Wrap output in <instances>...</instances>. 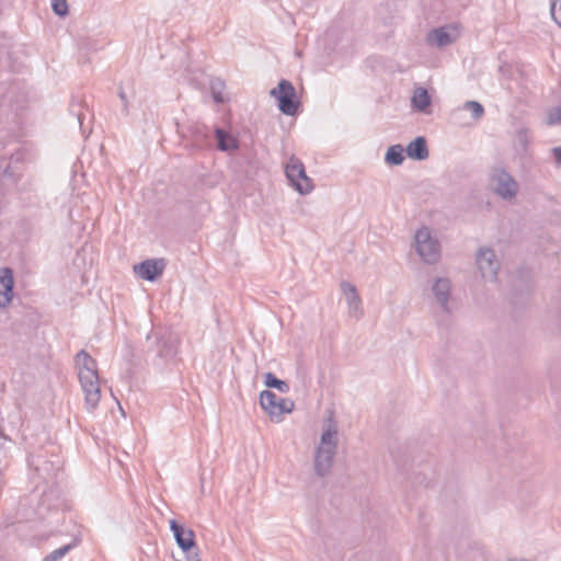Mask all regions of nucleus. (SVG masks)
Masks as SVG:
<instances>
[{
	"instance_id": "f257e3e1",
	"label": "nucleus",
	"mask_w": 561,
	"mask_h": 561,
	"mask_svg": "<svg viewBox=\"0 0 561 561\" xmlns=\"http://www.w3.org/2000/svg\"><path fill=\"white\" fill-rule=\"evenodd\" d=\"M170 529L173 533L175 542L182 550L184 561H201L194 531L180 524L176 519L170 520Z\"/></svg>"
},
{
	"instance_id": "f03ea898",
	"label": "nucleus",
	"mask_w": 561,
	"mask_h": 561,
	"mask_svg": "<svg viewBox=\"0 0 561 561\" xmlns=\"http://www.w3.org/2000/svg\"><path fill=\"white\" fill-rule=\"evenodd\" d=\"M285 174L290 186L300 195H307L312 192V180L307 175L300 159L291 156L285 165Z\"/></svg>"
},
{
	"instance_id": "7ed1b4c3",
	"label": "nucleus",
	"mask_w": 561,
	"mask_h": 561,
	"mask_svg": "<svg viewBox=\"0 0 561 561\" xmlns=\"http://www.w3.org/2000/svg\"><path fill=\"white\" fill-rule=\"evenodd\" d=\"M271 95L274 96L278 103V110L288 116H293L297 113L300 101L297 98L296 89L294 84L282 79L277 87L271 90Z\"/></svg>"
},
{
	"instance_id": "20e7f679",
	"label": "nucleus",
	"mask_w": 561,
	"mask_h": 561,
	"mask_svg": "<svg viewBox=\"0 0 561 561\" xmlns=\"http://www.w3.org/2000/svg\"><path fill=\"white\" fill-rule=\"evenodd\" d=\"M27 463L36 472L38 478L45 482L53 481L61 468V460L58 456L48 458L43 453L30 455Z\"/></svg>"
},
{
	"instance_id": "39448f33",
	"label": "nucleus",
	"mask_w": 561,
	"mask_h": 561,
	"mask_svg": "<svg viewBox=\"0 0 561 561\" xmlns=\"http://www.w3.org/2000/svg\"><path fill=\"white\" fill-rule=\"evenodd\" d=\"M415 249L417 254L428 264H435L440 257V245L433 239L428 228L424 227L415 233Z\"/></svg>"
},
{
	"instance_id": "423d86ee",
	"label": "nucleus",
	"mask_w": 561,
	"mask_h": 561,
	"mask_svg": "<svg viewBox=\"0 0 561 561\" xmlns=\"http://www.w3.org/2000/svg\"><path fill=\"white\" fill-rule=\"evenodd\" d=\"M491 184L495 194L503 199H511L516 196L518 184L514 178L503 168L495 169L491 174Z\"/></svg>"
},
{
	"instance_id": "0eeeda50",
	"label": "nucleus",
	"mask_w": 561,
	"mask_h": 561,
	"mask_svg": "<svg viewBox=\"0 0 561 561\" xmlns=\"http://www.w3.org/2000/svg\"><path fill=\"white\" fill-rule=\"evenodd\" d=\"M260 404L261 408L272 417L280 416L284 413H290L295 407L294 401L289 399H279L268 389L261 391Z\"/></svg>"
},
{
	"instance_id": "6e6552de",
	"label": "nucleus",
	"mask_w": 561,
	"mask_h": 561,
	"mask_svg": "<svg viewBox=\"0 0 561 561\" xmlns=\"http://www.w3.org/2000/svg\"><path fill=\"white\" fill-rule=\"evenodd\" d=\"M478 268L484 279L496 280L500 264L490 248H480L476 256Z\"/></svg>"
},
{
	"instance_id": "1a4fd4ad",
	"label": "nucleus",
	"mask_w": 561,
	"mask_h": 561,
	"mask_svg": "<svg viewBox=\"0 0 561 561\" xmlns=\"http://www.w3.org/2000/svg\"><path fill=\"white\" fill-rule=\"evenodd\" d=\"M459 36V28L450 24L430 31L426 39L430 45L443 48L455 43Z\"/></svg>"
},
{
	"instance_id": "9d476101",
	"label": "nucleus",
	"mask_w": 561,
	"mask_h": 561,
	"mask_svg": "<svg viewBox=\"0 0 561 561\" xmlns=\"http://www.w3.org/2000/svg\"><path fill=\"white\" fill-rule=\"evenodd\" d=\"M165 266V259H148L136 264L134 272L145 280L154 282L163 274Z\"/></svg>"
},
{
	"instance_id": "9b49d317",
	"label": "nucleus",
	"mask_w": 561,
	"mask_h": 561,
	"mask_svg": "<svg viewBox=\"0 0 561 561\" xmlns=\"http://www.w3.org/2000/svg\"><path fill=\"white\" fill-rule=\"evenodd\" d=\"M81 388L84 392V402L89 411H93L101 399L100 378L96 376H89L79 378Z\"/></svg>"
},
{
	"instance_id": "f8f14e48",
	"label": "nucleus",
	"mask_w": 561,
	"mask_h": 561,
	"mask_svg": "<svg viewBox=\"0 0 561 561\" xmlns=\"http://www.w3.org/2000/svg\"><path fill=\"white\" fill-rule=\"evenodd\" d=\"M335 451L334 445L327 447L318 446L314 456V471L319 477H324L330 472Z\"/></svg>"
},
{
	"instance_id": "ddd939ff",
	"label": "nucleus",
	"mask_w": 561,
	"mask_h": 561,
	"mask_svg": "<svg viewBox=\"0 0 561 561\" xmlns=\"http://www.w3.org/2000/svg\"><path fill=\"white\" fill-rule=\"evenodd\" d=\"M13 271L10 267L0 268V308L7 307L13 298Z\"/></svg>"
},
{
	"instance_id": "4468645a",
	"label": "nucleus",
	"mask_w": 561,
	"mask_h": 561,
	"mask_svg": "<svg viewBox=\"0 0 561 561\" xmlns=\"http://www.w3.org/2000/svg\"><path fill=\"white\" fill-rule=\"evenodd\" d=\"M432 291L445 312H449L448 300L451 291V284L448 278L438 277L435 279Z\"/></svg>"
},
{
	"instance_id": "2eb2a0df",
	"label": "nucleus",
	"mask_w": 561,
	"mask_h": 561,
	"mask_svg": "<svg viewBox=\"0 0 561 561\" xmlns=\"http://www.w3.org/2000/svg\"><path fill=\"white\" fill-rule=\"evenodd\" d=\"M76 364L79 378L99 375L96 360L84 350L76 355Z\"/></svg>"
},
{
	"instance_id": "dca6fc26",
	"label": "nucleus",
	"mask_w": 561,
	"mask_h": 561,
	"mask_svg": "<svg viewBox=\"0 0 561 561\" xmlns=\"http://www.w3.org/2000/svg\"><path fill=\"white\" fill-rule=\"evenodd\" d=\"M405 152L410 159L423 161L428 158V148L425 137L419 136L407 146Z\"/></svg>"
},
{
	"instance_id": "f3484780",
	"label": "nucleus",
	"mask_w": 561,
	"mask_h": 561,
	"mask_svg": "<svg viewBox=\"0 0 561 561\" xmlns=\"http://www.w3.org/2000/svg\"><path fill=\"white\" fill-rule=\"evenodd\" d=\"M432 105V98L427 89L419 87L411 98V106L420 113L428 114Z\"/></svg>"
},
{
	"instance_id": "a211bd4d",
	"label": "nucleus",
	"mask_w": 561,
	"mask_h": 561,
	"mask_svg": "<svg viewBox=\"0 0 561 561\" xmlns=\"http://www.w3.org/2000/svg\"><path fill=\"white\" fill-rule=\"evenodd\" d=\"M69 113L76 118L80 128L83 130V122L87 114H90L88 104L82 95H73L69 104Z\"/></svg>"
},
{
	"instance_id": "6ab92c4d",
	"label": "nucleus",
	"mask_w": 561,
	"mask_h": 561,
	"mask_svg": "<svg viewBox=\"0 0 561 561\" xmlns=\"http://www.w3.org/2000/svg\"><path fill=\"white\" fill-rule=\"evenodd\" d=\"M215 137L218 150L229 152L239 149V140L225 129L217 127Z\"/></svg>"
},
{
	"instance_id": "aec40b11",
	"label": "nucleus",
	"mask_w": 561,
	"mask_h": 561,
	"mask_svg": "<svg viewBox=\"0 0 561 561\" xmlns=\"http://www.w3.org/2000/svg\"><path fill=\"white\" fill-rule=\"evenodd\" d=\"M192 145L197 149L207 147L210 142V131L205 125L195 124L188 129Z\"/></svg>"
},
{
	"instance_id": "412c9836",
	"label": "nucleus",
	"mask_w": 561,
	"mask_h": 561,
	"mask_svg": "<svg viewBox=\"0 0 561 561\" xmlns=\"http://www.w3.org/2000/svg\"><path fill=\"white\" fill-rule=\"evenodd\" d=\"M21 162L22 154H12L2 171V175L14 184L19 183L22 176Z\"/></svg>"
},
{
	"instance_id": "4be33fe9",
	"label": "nucleus",
	"mask_w": 561,
	"mask_h": 561,
	"mask_svg": "<svg viewBox=\"0 0 561 561\" xmlns=\"http://www.w3.org/2000/svg\"><path fill=\"white\" fill-rule=\"evenodd\" d=\"M158 355L162 358L172 357L175 354V347L171 335H161L157 337Z\"/></svg>"
},
{
	"instance_id": "5701e85b",
	"label": "nucleus",
	"mask_w": 561,
	"mask_h": 561,
	"mask_svg": "<svg viewBox=\"0 0 561 561\" xmlns=\"http://www.w3.org/2000/svg\"><path fill=\"white\" fill-rule=\"evenodd\" d=\"M385 161L388 165H401L404 161V148L401 145H392L387 149Z\"/></svg>"
},
{
	"instance_id": "b1692460",
	"label": "nucleus",
	"mask_w": 561,
	"mask_h": 561,
	"mask_svg": "<svg viewBox=\"0 0 561 561\" xmlns=\"http://www.w3.org/2000/svg\"><path fill=\"white\" fill-rule=\"evenodd\" d=\"M264 385L268 389H276L280 393L289 392V385L279 378H277L273 373L268 371L264 374Z\"/></svg>"
},
{
	"instance_id": "393cba45",
	"label": "nucleus",
	"mask_w": 561,
	"mask_h": 561,
	"mask_svg": "<svg viewBox=\"0 0 561 561\" xmlns=\"http://www.w3.org/2000/svg\"><path fill=\"white\" fill-rule=\"evenodd\" d=\"M79 542V539H75L72 542L65 545L44 557L42 561H58L64 558L71 549H73Z\"/></svg>"
},
{
	"instance_id": "a878e982",
	"label": "nucleus",
	"mask_w": 561,
	"mask_h": 561,
	"mask_svg": "<svg viewBox=\"0 0 561 561\" xmlns=\"http://www.w3.org/2000/svg\"><path fill=\"white\" fill-rule=\"evenodd\" d=\"M337 434V431L335 427L325 430L321 435V444L319 446H333L334 450H336L337 442L335 439V436Z\"/></svg>"
},
{
	"instance_id": "bb28decb",
	"label": "nucleus",
	"mask_w": 561,
	"mask_h": 561,
	"mask_svg": "<svg viewBox=\"0 0 561 561\" xmlns=\"http://www.w3.org/2000/svg\"><path fill=\"white\" fill-rule=\"evenodd\" d=\"M463 107L471 112L472 118L476 121L480 119L484 114V107L478 101H467Z\"/></svg>"
},
{
	"instance_id": "cd10ccee",
	"label": "nucleus",
	"mask_w": 561,
	"mask_h": 561,
	"mask_svg": "<svg viewBox=\"0 0 561 561\" xmlns=\"http://www.w3.org/2000/svg\"><path fill=\"white\" fill-rule=\"evenodd\" d=\"M347 305L348 310L352 316H355L356 318L362 317L363 310H362V300L358 295L352 296L351 298H347Z\"/></svg>"
},
{
	"instance_id": "c85d7f7f",
	"label": "nucleus",
	"mask_w": 561,
	"mask_h": 561,
	"mask_svg": "<svg viewBox=\"0 0 561 561\" xmlns=\"http://www.w3.org/2000/svg\"><path fill=\"white\" fill-rule=\"evenodd\" d=\"M51 9L54 13L60 18L68 14L69 8L66 0H50Z\"/></svg>"
},
{
	"instance_id": "c756f323",
	"label": "nucleus",
	"mask_w": 561,
	"mask_h": 561,
	"mask_svg": "<svg viewBox=\"0 0 561 561\" xmlns=\"http://www.w3.org/2000/svg\"><path fill=\"white\" fill-rule=\"evenodd\" d=\"M561 123V105L552 108L547 115V125Z\"/></svg>"
},
{
	"instance_id": "7c9ffc66",
	"label": "nucleus",
	"mask_w": 561,
	"mask_h": 561,
	"mask_svg": "<svg viewBox=\"0 0 561 561\" xmlns=\"http://www.w3.org/2000/svg\"><path fill=\"white\" fill-rule=\"evenodd\" d=\"M551 16L554 22L561 27V0H554L551 3Z\"/></svg>"
},
{
	"instance_id": "2f4dec72",
	"label": "nucleus",
	"mask_w": 561,
	"mask_h": 561,
	"mask_svg": "<svg viewBox=\"0 0 561 561\" xmlns=\"http://www.w3.org/2000/svg\"><path fill=\"white\" fill-rule=\"evenodd\" d=\"M517 140H518L519 145H522L524 148H526L530 140L529 129L526 127H520L517 130Z\"/></svg>"
},
{
	"instance_id": "473e14b6",
	"label": "nucleus",
	"mask_w": 561,
	"mask_h": 561,
	"mask_svg": "<svg viewBox=\"0 0 561 561\" xmlns=\"http://www.w3.org/2000/svg\"><path fill=\"white\" fill-rule=\"evenodd\" d=\"M341 289H342L343 294L345 295L346 299L351 298L352 296L358 295L356 287L348 282H342Z\"/></svg>"
},
{
	"instance_id": "72a5a7b5",
	"label": "nucleus",
	"mask_w": 561,
	"mask_h": 561,
	"mask_svg": "<svg viewBox=\"0 0 561 561\" xmlns=\"http://www.w3.org/2000/svg\"><path fill=\"white\" fill-rule=\"evenodd\" d=\"M211 94H213V99L216 103H222L224 102V98H222V94L220 91H217L216 90V85H215V82L211 83Z\"/></svg>"
},
{
	"instance_id": "f704fd0d",
	"label": "nucleus",
	"mask_w": 561,
	"mask_h": 561,
	"mask_svg": "<svg viewBox=\"0 0 561 561\" xmlns=\"http://www.w3.org/2000/svg\"><path fill=\"white\" fill-rule=\"evenodd\" d=\"M118 96L119 99L122 100L123 102V111L125 112V114H128V101H127V95L126 93L121 89L119 92H118Z\"/></svg>"
},
{
	"instance_id": "c9c22d12",
	"label": "nucleus",
	"mask_w": 561,
	"mask_h": 561,
	"mask_svg": "<svg viewBox=\"0 0 561 561\" xmlns=\"http://www.w3.org/2000/svg\"><path fill=\"white\" fill-rule=\"evenodd\" d=\"M552 154L554 157L557 164H561V147H554L552 149Z\"/></svg>"
}]
</instances>
